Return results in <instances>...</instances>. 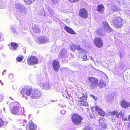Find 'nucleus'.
<instances>
[{"label": "nucleus", "mask_w": 130, "mask_h": 130, "mask_svg": "<svg viewBox=\"0 0 130 130\" xmlns=\"http://www.w3.org/2000/svg\"><path fill=\"white\" fill-rule=\"evenodd\" d=\"M102 32V30L100 29H98L95 31L96 34L98 35H100Z\"/></svg>", "instance_id": "473e14b6"}, {"label": "nucleus", "mask_w": 130, "mask_h": 130, "mask_svg": "<svg viewBox=\"0 0 130 130\" xmlns=\"http://www.w3.org/2000/svg\"><path fill=\"white\" fill-rule=\"evenodd\" d=\"M108 100L109 101L111 100H112L113 99V97L112 96H109L108 97Z\"/></svg>", "instance_id": "a18cd8bd"}, {"label": "nucleus", "mask_w": 130, "mask_h": 130, "mask_svg": "<svg viewBox=\"0 0 130 130\" xmlns=\"http://www.w3.org/2000/svg\"><path fill=\"white\" fill-rule=\"evenodd\" d=\"M129 107H130V105H129Z\"/></svg>", "instance_id": "774afa93"}, {"label": "nucleus", "mask_w": 130, "mask_h": 130, "mask_svg": "<svg viewBox=\"0 0 130 130\" xmlns=\"http://www.w3.org/2000/svg\"><path fill=\"white\" fill-rule=\"evenodd\" d=\"M53 4H55L57 3L58 0H51Z\"/></svg>", "instance_id": "49530a36"}, {"label": "nucleus", "mask_w": 130, "mask_h": 130, "mask_svg": "<svg viewBox=\"0 0 130 130\" xmlns=\"http://www.w3.org/2000/svg\"><path fill=\"white\" fill-rule=\"evenodd\" d=\"M122 120L124 121H126L127 120V119L126 117L124 116V115L122 117Z\"/></svg>", "instance_id": "37998d69"}, {"label": "nucleus", "mask_w": 130, "mask_h": 130, "mask_svg": "<svg viewBox=\"0 0 130 130\" xmlns=\"http://www.w3.org/2000/svg\"><path fill=\"white\" fill-rule=\"evenodd\" d=\"M40 14L41 16H42L43 15H44V16H45L46 17V15H49V16L52 17L54 14V12L53 10L49 8L48 9V11L47 12H46L45 13V12L44 13H40Z\"/></svg>", "instance_id": "2eb2a0df"}, {"label": "nucleus", "mask_w": 130, "mask_h": 130, "mask_svg": "<svg viewBox=\"0 0 130 130\" xmlns=\"http://www.w3.org/2000/svg\"><path fill=\"white\" fill-rule=\"evenodd\" d=\"M111 113L109 110H107L106 111V114L107 115H110V113Z\"/></svg>", "instance_id": "a19ab883"}, {"label": "nucleus", "mask_w": 130, "mask_h": 130, "mask_svg": "<svg viewBox=\"0 0 130 130\" xmlns=\"http://www.w3.org/2000/svg\"><path fill=\"white\" fill-rule=\"evenodd\" d=\"M87 59V56L85 54H84L83 57L82 59L84 61H85Z\"/></svg>", "instance_id": "58836bf2"}, {"label": "nucleus", "mask_w": 130, "mask_h": 130, "mask_svg": "<svg viewBox=\"0 0 130 130\" xmlns=\"http://www.w3.org/2000/svg\"><path fill=\"white\" fill-rule=\"evenodd\" d=\"M25 2V3L28 5H30L32 3H33L35 0H23Z\"/></svg>", "instance_id": "a878e982"}, {"label": "nucleus", "mask_w": 130, "mask_h": 130, "mask_svg": "<svg viewBox=\"0 0 130 130\" xmlns=\"http://www.w3.org/2000/svg\"><path fill=\"white\" fill-rule=\"evenodd\" d=\"M53 68L55 71H58L60 67V64L58 61L54 60L53 63Z\"/></svg>", "instance_id": "ddd939ff"}, {"label": "nucleus", "mask_w": 130, "mask_h": 130, "mask_svg": "<svg viewBox=\"0 0 130 130\" xmlns=\"http://www.w3.org/2000/svg\"><path fill=\"white\" fill-rule=\"evenodd\" d=\"M32 27V29L33 32V35L34 36H36L38 35L40 32V29L37 26L34 25Z\"/></svg>", "instance_id": "dca6fc26"}, {"label": "nucleus", "mask_w": 130, "mask_h": 130, "mask_svg": "<svg viewBox=\"0 0 130 130\" xmlns=\"http://www.w3.org/2000/svg\"><path fill=\"white\" fill-rule=\"evenodd\" d=\"M9 98L10 99H12V98L11 97H9Z\"/></svg>", "instance_id": "69168bd1"}, {"label": "nucleus", "mask_w": 130, "mask_h": 130, "mask_svg": "<svg viewBox=\"0 0 130 130\" xmlns=\"http://www.w3.org/2000/svg\"><path fill=\"white\" fill-rule=\"evenodd\" d=\"M64 29L68 32L71 34H75V32L69 27L66 26L64 27Z\"/></svg>", "instance_id": "4be33fe9"}, {"label": "nucleus", "mask_w": 130, "mask_h": 130, "mask_svg": "<svg viewBox=\"0 0 130 130\" xmlns=\"http://www.w3.org/2000/svg\"><path fill=\"white\" fill-rule=\"evenodd\" d=\"M7 123L8 122L7 121H3L0 118V127L2 126H5Z\"/></svg>", "instance_id": "b1692460"}, {"label": "nucleus", "mask_w": 130, "mask_h": 130, "mask_svg": "<svg viewBox=\"0 0 130 130\" xmlns=\"http://www.w3.org/2000/svg\"><path fill=\"white\" fill-rule=\"evenodd\" d=\"M6 71V70H4V72H3V74H2V75H3V74H4V73L5 72V71Z\"/></svg>", "instance_id": "13d9d810"}, {"label": "nucleus", "mask_w": 130, "mask_h": 130, "mask_svg": "<svg viewBox=\"0 0 130 130\" xmlns=\"http://www.w3.org/2000/svg\"><path fill=\"white\" fill-rule=\"evenodd\" d=\"M15 7L22 15H24L26 13L27 9L24 6L18 3L15 4Z\"/></svg>", "instance_id": "423d86ee"}, {"label": "nucleus", "mask_w": 130, "mask_h": 130, "mask_svg": "<svg viewBox=\"0 0 130 130\" xmlns=\"http://www.w3.org/2000/svg\"><path fill=\"white\" fill-rule=\"evenodd\" d=\"M38 39L39 43H47L50 41L49 38L45 36H40L38 38Z\"/></svg>", "instance_id": "9b49d317"}, {"label": "nucleus", "mask_w": 130, "mask_h": 130, "mask_svg": "<svg viewBox=\"0 0 130 130\" xmlns=\"http://www.w3.org/2000/svg\"><path fill=\"white\" fill-rule=\"evenodd\" d=\"M119 14H115L112 18V22L113 26L117 28H121L123 24V21L121 18L119 17Z\"/></svg>", "instance_id": "7ed1b4c3"}, {"label": "nucleus", "mask_w": 130, "mask_h": 130, "mask_svg": "<svg viewBox=\"0 0 130 130\" xmlns=\"http://www.w3.org/2000/svg\"><path fill=\"white\" fill-rule=\"evenodd\" d=\"M10 49L12 51H15L18 46V45L15 43L12 42L9 44Z\"/></svg>", "instance_id": "f3484780"}, {"label": "nucleus", "mask_w": 130, "mask_h": 130, "mask_svg": "<svg viewBox=\"0 0 130 130\" xmlns=\"http://www.w3.org/2000/svg\"><path fill=\"white\" fill-rule=\"evenodd\" d=\"M94 44L96 46L99 48H101L103 46V41L99 37H97L94 40Z\"/></svg>", "instance_id": "1a4fd4ad"}, {"label": "nucleus", "mask_w": 130, "mask_h": 130, "mask_svg": "<svg viewBox=\"0 0 130 130\" xmlns=\"http://www.w3.org/2000/svg\"><path fill=\"white\" fill-rule=\"evenodd\" d=\"M124 115L123 113L121 112H119V113H118V115H117V117H119L120 116L121 117H122Z\"/></svg>", "instance_id": "4c0bfd02"}, {"label": "nucleus", "mask_w": 130, "mask_h": 130, "mask_svg": "<svg viewBox=\"0 0 130 130\" xmlns=\"http://www.w3.org/2000/svg\"><path fill=\"white\" fill-rule=\"evenodd\" d=\"M128 126L129 127H130V122L128 124Z\"/></svg>", "instance_id": "5fc2aeb1"}, {"label": "nucleus", "mask_w": 130, "mask_h": 130, "mask_svg": "<svg viewBox=\"0 0 130 130\" xmlns=\"http://www.w3.org/2000/svg\"><path fill=\"white\" fill-rule=\"evenodd\" d=\"M79 15L81 18L86 19L88 17V13L87 10L85 9L82 8L79 10Z\"/></svg>", "instance_id": "6e6552de"}, {"label": "nucleus", "mask_w": 130, "mask_h": 130, "mask_svg": "<svg viewBox=\"0 0 130 130\" xmlns=\"http://www.w3.org/2000/svg\"><path fill=\"white\" fill-rule=\"evenodd\" d=\"M99 125L102 128H106L107 127L105 123V120L102 118H100L99 120Z\"/></svg>", "instance_id": "a211bd4d"}, {"label": "nucleus", "mask_w": 130, "mask_h": 130, "mask_svg": "<svg viewBox=\"0 0 130 130\" xmlns=\"http://www.w3.org/2000/svg\"><path fill=\"white\" fill-rule=\"evenodd\" d=\"M112 120L113 121H115V119H112Z\"/></svg>", "instance_id": "e2e57ef3"}, {"label": "nucleus", "mask_w": 130, "mask_h": 130, "mask_svg": "<svg viewBox=\"0 0 130 130\" xmlns=\"http://www.w3.org/2000/svg\"><path fill=\"white\" fill-rule=\"evenodd\" d=\"M67 57V51L64 48H62L58 55V57L60 58L63 59Z\"/></svg>", "instance_id": "9d476101"}, {"label": "nucleus", "mask_w": 130, "mask_h": 130, "mask_svg": "<svg viewBox=\"0 0 130 130\" xmlns=\"http://www.w3.org/2000/svg\"><path fill=\"white\" fill-rule=\"evenodd\" d=\"M10 107L11 112L15 115H20L22 112V110L23 111L22 108H19V104L18 102H12L10 104Z\"/></svg>", "instance_id": "f03ea898"}, {"label": "nucleus", "mask_w": 130, "mask_h": 130, "mask_svg": "<svg viewBox=\"0 0 130 130\" xmlns=\"http://www.w3.org/2000/svg\"><path fill=\"white\" fill-rule=\"evenodd\" d=\"M38 60L36 57L35 56H31L27 58V62L29 65H32L37 64Z\"/></svg>", "instance_id": "0eeeda50"}, {"label": "nucleus", "mask_w": 130, "mask_h": 130, "mask_svg": "<svg viewBox=\"0 0 130 130\" xmlns=\"http://www.w3.org/2000/svg\"><path fill=\"white\" fill-rule=\"evenodd\" d=\"M41 88L43 89L48 90L51 88V86L49 84L48 82H47L43 84L41 86Z\"/></svg>", "instance_id": "412c9836"}, {"label": "nucleus", "mask_w": 130, "mask_h": 130, "mask_svg": "<svg viewBox=\"0 0 130 130\" xmlns=\"http://www.w3.org/2000/svg\"><path fill=\"white\" fill-rule=\"evenodd\" d=\"M23 121H24V122H25V123H26V121L25 120H23Z\"/></svg>", "instance_id": "6e6d98bb"}, {"label": "nucleus", "mask_w": 130, "mask_h": 130, "mask_svg": "<svg viewBox=\"0 0 130 130\" xmlns=\"http://www.w3.org/2000/svg\"><path fill=\"white\" fill-rule=\"evenodd\" d=\"M79 104L81 106H87L88 105V103L84 101H80Z\"/></svg>", "instance_id": "cd10ccee"}, {"label": "nucleus", "mask_w": 130, "mask_h": 130, "mask_svg": "<svg viewBox=\"0 0 130 130\" xmlns=\"http://www.w3.org/2000/svg\"><path fill=\"white\" fill-rule=\"evenodd\" d=\"M1 34H0V42L1 41Z\"/></svg>", "instance_id": "4d7b16f0"}, {"label": "nucleus", "mask_w": 130, "mask_h": 130, "mask_svg": "<svg viewBox=\"0 0 130 130\" xmlns=\"http://www.w3.org/2000/svg\"><path fill=\"white\" fill-rule=\"evenodd\" d=\"M75 49L80 51H82V47L80 45H77V46H76Z\"/></svg>", "instance_id": "72a5a7b5"}, {"label": "nucleus", "mask_w": 130, "mask_h": 130, "mask_svg": "<svg viewBox=\"0 0 130 130\" xmlns=\"http://www.w3.org/2000/svg\"><path fill=\"white\" fill-rule=\"evenodd\" d=\"M5 108H4V107L3 108V109L4 110V111H5Z\"/></svg>", "instance_id": "bf43d9fd"}, {"label": "nucleus", "mask_w": 130, "mask_h": 130, "mask_svg": "<svg viewBox=\"0 0 130 130\" xmlns=\"http://www.w3.org/2000/svg\"><path fill=\"white\" fill-rule=\"evenodd\" d=\"M91 96H92V97H93V98H94V99H95V100H97V99H96L95 98V97L94 96V95H91Z\"/></svg>", "instance_id": "8fccbe9b"}, {"label": "nucleus", "mask_w": 130, "mask_h": 130, "mask_svg": "<svg viewBox=\"0 0 130 130\" xmlns=\"http://www.w3.org/2000/svg\"><path fill=\"white\" fill-rule=\"evenodd\" d=\"M92 110L94 112L96 111L98 113L102 116H104L105 115V112H104L102 109H101L98 106H93L91 108Z\"/></svg>", "instance_id": "f8f14e48"}, {"label": "nucleus", "mask_w": 130, "mask_h": 130, "mask_svg": "<svg viewBox=\"0 0 130 130\" xmlns=\"http://www.w3.org/2000/svg\"><path fill=\"white\" fill-rule=\"evenodd\" d=\"M84 130H93V128L91 127L88 126L85 127L84 129Z\"/></svg>", "instance_id": "c9c22d12"}, {"label": "nucleus", "mask_w": 130, "mask_h": 130, "mask_svg": "<svg viewBox=\"0 0 130 130\" xmlns=\"http://www.w3.org/2000/svg\"><path fill=\"white\" fill-rule=\"evenodd\" d=\"M115 9L114 6H111L110 9H109V12L110 13H112L114 12V11L115 10Z\"/></svg>", "instance_id": "2f4dec72"}, {"label": "nucleus", "mask_w": 130, "mask_h": 130, "mask_svg": "<svg viewBox=\"0 0 130 130\" xmlns=\"http://www.w3.org/2000/svg\"><path fill=\"white\" fill-rule=\"evenodd\" d=\"M37 125L32 122L29 123L26 127V130H36Z\"/></svg>", "instance_id": "4468645a"}, {"label": "nucleus", "mask_w": 130, "mask_h": 130, "mask_svg": "<svg viewBox=\"0 0 130 130\" xmlns=\"http://www.w3.org/2000/svg\"><path fill=\"white\" fill-rule=\"evenodd\" d=\"M119 55L121 58H123V57L124 54L121 53H120Z\"/></svg>", "instance_id": "c03bdc74"}, {"label": "nucleus", "mask_w": 130, "mask_h": 130, "mask_svg": "<svg viewBox=\"0 0 130 130\" xmlns=\"http://www.w3.org/2000/svg\"><path fill=\"white\" fill-rule=\"evenodd\" d=\"M21 93L23 95L26 94L29 96L32 99H37L40 98L42 95V92L37 89L32 90V88L30 87H24L21 90Z\"/></svg>", "instance_id": "f257e3e1"}, {"label": "nucleus", "mask_w": 130, "mask_h": 130, "mask_svg": "<svg viewBox=\"0 0 130 130\" xmlns=\"http://www.w3.org/2000/svg\"><path fill=\"white\" fill-rule=\"evenodd\" d=\"M3 8V7H0V8Z\"/></svg>", "instance_id": "052dcab7"}, {"label": "nucleus", "mask_w": 130, "mask_h": 130, "mask_svg": "<svg viewBox=\"0 0 130 130\" xmlns=\"http://www.w3.org/2000/svg\"><path fill=\"white\" fill-rule=\"evenodd\" d=\"M1 81L0 80V83H1Z\"/></svg>", "instance_id": "338daca9"}, {"label": "nucleus", "mask_w": 130, "mask_h": 130, "mask_svg": "<svg viewBox=\"0 0 130 130\" xmlns=\"http://www.w3.org/2000/svg\"><path fill=\"white\" fill-rule=\"evenodd\" d=\"M98 85L100 87L105 88L106 87V84L103 80H101L100 81Z\"/></svg>", "instance_id": "5701e85b"}, {"label": "nucleus", "mask_w": 130, "mask_h": 130, "mask_svg": "<svg viewBox=\"0 0 130 130\" xmlns=\"http://www.w3.org/2000/svg\"><path fill=\"white\" fill-rule=\"evenodd\" d=\"M118 112L117 110L113 111L110 113V115L112 116H115V118L117 117V115H118Z\"/></svg>", "instance_id": "bb28decb"}, {"label": "nucleus", "mask_w": 130, "mask_h": 130, "mask_svg": "<svg viewBox=\"0 0 130 130\" xmlns=\"http://www.w3.org/2000/svg\"><path fill=\"white\" fill-rule=\"evenodd\" d=\"M96 9L97 11L100 13H104L105 10V8L103 5H98Z\"/></svg>", "instance_id": "6ab92c4d"}, {"label": "nucleus", "mask_w": 130, "mask_h": 130, "mask_svg": "<svg viewBox=\"0 0 130 130\" xmlns=\"http://www.w3.org/2000/svg\"><path fill=\"white\" fill-rule=\"evenodd\" d=\"M70 2L74 3V0H68Z\"/></svg>", "instance_id": "603ef678"}, {"label": "nucleus", "mask_w": 130, "mask_h": 130, "mask_svg": "<svg viewBox=\"0 0 130 130\" xmlns=\"http://www.w3.org/2000/svg\"><path fill=\"white\" fill-rule=\"evenodd\" d=\"M103 24L105 25V28H107L110 31H111L112 30V29L109 27L107 23L106 22H105L103 23Z\"/></svg>", "instance_id": "c756f323"}, {"label": "nucleus", "mask_w": 130, "mask_h": 130, "mask_svg": "<svg viewBox=\"0 0 130 130\" xmlns=\"http://www.w3.org/2000/svg\"><path fill=\"white\" fill-rule=\"evenodd\" d=\"M4 96L3 95H0V102L1 101L4 99Z\"/></svg>", "instance_id": "79ce46f5"}, {"label": "nucleus", "mask_w": 130, "mask_h": 130, "mask_svg": "<svg viewBox=\"0 0 130 130\" xmlns=\"http://www.w3.org/2000/svg\"><path fill=\"white\" fill-rule=\"evenodd\" d=\"M62 115H64L66 113V111L64 110H62L60 111Z\"/></svg>", "instance_id": "ea45409f"}, {"label": "nucleus", "mask_w": 130, "mask_h": 130, "mask_svg": "<svg viewBox=\"0 0 130 130\" xmlns=\"http://www.w3.org/2000/svg\"><path fill=\"white\" fill-rule=\"evenodd\" d=\"M37 81L38 82H39V83H38V84H39L40 83V84H42V80H40L39 79H38Z\"/></svg>", "instance_id": "de8ad7c7"}, {"label": "nucleus", "mask_w": 130, "mask_h": 130, "mask_svg": "<svg viewBox=\"0 0 130 130\" xmlns=\"http://www.w3.org/2000/svg\"><path fill=\"white\" fill-rule=\"evenodd\" d=\"M120 104L121 106L124 108L129 107L130 102H126L125 100H123L120 102Z\"/></svg>", "instance_id": "aec40b11"}, {"label": "nucleus", "mask_w": 130, "mask_h": 130, "mask_svg": "<svg viewBox=\"0 0 130 130\" xmlns=\"http://www.w3.org/2000/svg\"><path fill=\"white\" fill-rule=\"evenodd\" d=\"M74 2H76L77 3L79 2L80 0H74Z\"/></svg>", "instance_id": "09e8293b"}, {"label": "nucleus", "mask_w": 130, "mask_h": 130, "mask_svg": "<svg viewBox=\"0 0 130 130\" xmlns=\"http://www.w3.org/2000/svg\"><path fill=\"white\" fill-rule=\"evenodd\" d=\"M10 29L11 31L14 33H16L17 32V30L16 29L15 27L14 26H12L10 27Z\"/></svg>", "instance_id": "7c9ffc66"}, {"label": "nucleus", "mask_w": 130, "mask_h": 130, "mask_svg": "<svg viewBox=\"0 0 130 130\" xmlns=\"http://www.w3.org/2000/svg\"><path fill=\"white\" fill-rule=\"evenodd\" d=\"M128 120L129 121H130V115H129L128 118Z\"/></svg>", "instance_id": "864d4df0"}, {"label": "nucleus", "mask_w": 130, "mask_h": 130, "mask_svg": "<svg viewBox=\"0 0 130 130\" xmlns=\"http://www.w3.org/2000/svg\"><path fill=\"white\" fill-rule=\"evenodd\" d=\"M82 96L79 97V101H84L86 100L87 98V97L84 94H82Z\"/></svg>", "instance_id": "393cba45"}, {"label": "nucleus", "mask_w": 130, "mask_h": 130, "mask_svg": "<svg viewBox=\"0 0 130 130\" xmlns=\"http://www.w3.org/2000/svg\"><path fill=\"white\" fill-rule=\"evenodd\" d=\"M23 56L22 55H20L17 57V60L19 62H21L23 59Z\"/></svg>", "instance_id": "c85d7f7f"}, {"label": "nucleus", "mask_w": 130, "mask_h": 130, "mask_svg": "<svg viewBox=\"0 0 130 130\" xmlns=\"http://www.w3.org/2000/svg\"><path fill=\"white\" fill-rule=\"evenodd\" d=\"M36 60H32V62L33 61L34 62V61H35Z\"/></svg>", "instance_id": "680f3d73"}, {"label": "nucleus", "mask_w": 130, "mask_h": 130, "mask_svg": "<svg viewBox=\"0 0 130 130\" xmlns=\"http://www.w3.org/2000/svg\"><path fill=\"white\" fill-rule=\"evenodd\" d=\"M89 80L88 83L89 86L91 89L96 88L98 85V79L93 77H89L88 78Z\"/></svg>", "instance_id": "20e7f679"}, {"label": "nucleus", "mask_w": 130, "mask_h": 130, "mask_svg": "<svg viewBox=\"0 0 130 130\" xmlns=\"http://www.w3.org/2000/svg\"><path fill=\"white\" fill-rule=\"evenodd\" d=\"M1 83H2V85H3V83H2V82H1Z\"/></svg>", "instance_id": "0e129e2a"}, {"label": "nucleus", "mask_w": 130, "mask_h": 130, "mask_svg": "<svg viewBox=\"0 0 130 130\" xmlns=\"http://www.w3.org/2000/svg\"><path fill=\"white\" fill-rule=\"evenodd\" d=\"M57 101V100H52L51 101L52 102H55Z\"/></svg>", "instance_id": "3c124183"}, {"label": "nucleus", "mask_w": 130, "mask_h": 130, "mask_svg": "<svg viewBox=\"0 0 130 130\" xmlns=\"http://www.w3.org/2000/svg\"><path fill=\"white\" fill-rule=\"evenodd\" d=\"M76 46L72 44V47H70V49L71 50L73 51H74L75 49Z\"/></svg>", "instance_id": "e433bc0d"}, {"label": "nucleus", "mask_w": 130, "mask_h": 130, "mask_svg": "<svg viewBox=\"0 0 130 130\" xmlns=\"http://www.w3.org/2000/svg\"><path fill=\"white\" fill-rule=\"evenodd\" d=\"M14 77V75L12 74H10L9 75V78L10 79H13Z\"/></svg>", "instance_id": "f704fd0d"}, {"label": "nucleus", "mask_w": 130, "mask_h": 130, "mask_svg": "<svg viewBox=\"0 0 130 130\" xmlns=\"http://www.w3.org/2000/svg\"><path fill=\"white\" fill-rule=\"evenodd\" d=\"M72 122L76 125H78L81 124L82 117L79 115L77 114H74L72 116Z\"/></svg>", "instance_id": "39448f33"}]
</instances>
